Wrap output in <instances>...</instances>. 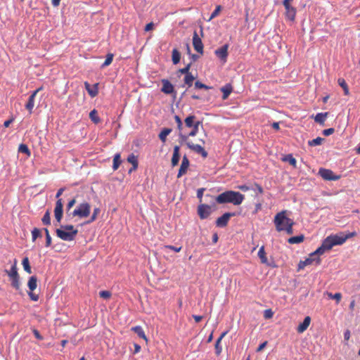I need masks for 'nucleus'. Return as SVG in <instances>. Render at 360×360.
Returning a JSON list of instances; mask_svg holds the SVG:
<instances>
[{
  "instance_id": "6",
  "label": "nucleus",
  "mask_w": 360,
  "mask_h": 360,
  "mask_svg": "<svg viewBox=\"0 0 360 360\" xmlns=\"http://www.w3.org/2000/svg\"><path fill=\"white\" fill-rule=\"evenodd\" d=\"M91 212V205L88 202L79 204L72 212V217H79V218H86L89 216Z\"/></svg>"
},
{
  "instance_id": "19",
  "label": "nucleus",
  "mask_w": 360,
  "mask_h": 360,
  "mask_svg": "<svg viewBox=\"0 0 360 360\" xmlns=\"http://www.w3.org/2000/svg\"><path fill=\"white\" fill-rule=\"evenodd\" d=\"M162 87L161 91L166 94H171L174 92V86L167 79L162 80Z\"/></svg>"
},
{
  "instance_id": "2",
  "label": "nucleus",
  "mask_w": 360,
  "mask_h": 360,
  "mask_svg": "<svg viewBox=\"0 0 360 360\" xmlns=\"http://www.w3.org/2000/svg\"><path fill=\"white\" fill-rule=\"evenodd\" d=\"M244 198V195L238 191H227L217 196L215 200L219 204L231 203L234 205H239L243 202Z\"/></svg>"
},
{
  "instance_id": "28",
  "label": "nucleus",
  "mask_w": 360,
  "mask_h": 360,
  "mask_svg": "<svg viewBox=\"0 0 360 360\" xmlns=\"http://www.w3.org/2000/svg\"><path fill=\"white\" fill-rule=\"evenodd\" d=\"M304 236L302 234H301L299 236L289 238L288 240V242L290 244H298V243H302L304 240Z\"/></svg>"
},
{
  "instance_id": "9",
  "label": "nucleus",
  "mask_w": 360,
  "mask_h": 360,
  "mask_svg": "<svg viewBox=\"0 0 360 360\" xmlns=\"http://www.w3.org/2000/svg\"><path fill=\"white\" fill-rule=\"evenodd\" d=\"M201 124V122L196 121L195 124L192 127V130L188 135L183 134L182 133L179 134L180 142L182 143L183 142H186L188 141L189 136H195L198 132L199 125Z\"/></svg>"
},
{
  "instance_id": "47",
  "label": "nucleus",
  "mask_w": 360,
  "mask_h": 360,
  "mask_svg": "<svg viewBox=\"0 0 360 360\" xmlns=\"http://www.w3.org/2000/svg\"><path fill=\"white\" fill-rule=\"evenodd\" d=\"M195 88L196 89H204L206 90L212 89V86H207L206 84H202L200 81H196L195 82Z\"/></svg>"
},
{
  "instance_id": "58",
  "label": "nucleus",
  "mask_w": 360,
  "mask_h": 360,
  "mask_svg": "<svg viewBox=\"0 0 360 360\" xmlns=\"http://www.w3.org/2000/svg\"><path fill=\"white\" fill-rule=\"evenodd\" d=\"M76 203V199L73 198L70 200L67 205V210H70Z\"/></svg>"
},
{
  "instance_id": "22",
  "label": "nucleus",
  "mask_w": 360,
  "mask_h": 360,
  "mask_svg": "<svg viewBox=\"0 0 360 360\" xmlns=\"http://www.w3.org/2000/svg\"><path fill=\"white\" fill-rule=\"evenodd\" d=\"M285 9L286 18L289 20L293 21L295 18L296 8L292 7V6H288L287 7H285Z\"/></svg>"
},
{
  "instance_id": "40",
  "label": "nucleus",
  "mask_w": 360,
  "mask_h": 360,
  "mask_svg": "<svg viewBox=\"0 0 360 360\" xmlns=\"http://www.w3.org/2000/svg\"><path fill=\"white\" fill-rule=\"evenodd\" d=\"M324 139L321 137H317L316 139H314L311 141H309L308 142V144L309 146H319L322 143Z\"/></svg>"
},
{
  "instance_id": "4",
  "label": "nucleus",
  "mask_w": 360,
  "mask_h": 360,
  "mask_svg": "<svg viewBox=\"0 0 360 360\" xmlns=\"http://www.w3.org/2000/svg\"><path fill=\"white\" fill-rule=\"evenodd\" d=\"M286 212V210H283L277 213L274 217V223L277 231H283L285 226L289 224L292 220L291 219L287 217Z\"/></svg>"
},
{
  "instance_id": "64",
  "label": "nucleus",
  "mask_w": 360,
  "mask_h": 360,
  "mask_svg": "<svg viewBox=\"0 0 360 360\" xmlns=\"http://www.w3.org/2000/svg\"><path fill=\"white\" fill-rule=\"evenodd\" d=\"M64 190H65L64 188H60V189L58 190L56 195V198L57 199H60V196L63 194Z\"/></svg>"
},
{
  "instance_id": "37",
  "label": "nucleus",
  "mask_w": 360,
  "mask_h": 360,
  "mask_svg": "<svg viewBox=\"0 0 360 360\" xmlns=\"http://www.w3.org/2000/svg\"><path fill=\"white\" fill-rule=\"evenodd\" d=\"M22 264L23 266L24 270L27 273H28V274H31L32 273V269H31V266L30 265L29 259L27 257H25L22 259Z\"/></svg>"
},
{
  "instance_id": "10",
  "label": "nucleus",
  "mask_w": 360,
  "mask_h": 360,
  "mask_svg": "<svg viewBox=\"0 0 360 360\" xmlns=\"http://www.w3.org/2000/svg\"><path fill=\"white\" fill-rule=\"evenodd\" d=\"M229 45L226 44L214 51V54L224 63L226 62Z\"/></svg>"
},
{
  "instance_id": "8",
  "label": "nucleus",
  "mask_w": 360,
  "mask_h": 360,
  "mask_svg": "<svg viewBox=\"0 0 360 360\" xmlns=\"http://www.w3.org/2000/svg\"><path fill=\"white\" fill-rule=\"evenodd\" d=\"M187 147L195 152L198 154H200L202 155V158H205L207 157L208 153L204 149L203 147L198 144H194L191 141H186V142H184Z\"/></svg>"
},
{
  "instance_id": "15",
  "label": "nucleus",
  "mask_w": 360,
  "mask_h": 360,
  "mask_svg": "<svg viewBox=\"0 0 360 360\" xmlns=\"http://www.w3.org/2000/svg\"><path fill=\"white\" fill-rule=\"evenodd\" d=\"M320 255H316L314 257L309 256V258L306 259L304 261H300L298 264V269H302L304 266L312 264L313 262H315L316 264H319L321 263V259L319 257Z\"/></svg>"
},
{
  "instance_id": "44",
  "label": "nucleus",
  "mask_w": 360,
  "mask_h": 360,
  "mask_svg": "<svg viewBox=\"0 0 360 360\" xmlns=\"http://www.w3.org/2000/svg\"><path fill=\"white\" fill-rule=\"evenodd\" d=\"M112 59H113V54L108 53L104 63L102 64V68L108 66L112 63Z\"/></svg>"
},
{
  "instance_id": "36",
  "label": "nucleus",
  "mask_w": 360,
  "mask_h": 360,
  "mask_svg": "<svg viewBox=\"0 0 360 360\" xmlns=\"http://www.w3.org/2000/svg\"><path fill=\"white\" fill-rule=\"evenodd\" d=\"M18 152L25 154L27 157L31 155V152L26 144L21 143L18 147Z\"/></svg>"
},
{
  "instance_id": "13",
  "label": "nucleus",
  "mask_w": 360,
  "mask_h": 360,
  "mask_svg": "<svg viewBox=\"0 0 360 360\" xmlns=\"http://www.w3.org/2000/svg\"><path fill=\"white\" fill-rule=\"evenodd\" d=\"M233 216H235L234 212L224 213L216 220V226L221 228L225 227L227 225L229 219Z\"/></svg>"
},
{
  "instance_id": "17",
  "label": "nucleus",
  "mask_w": 360,
  "mask_h": 360,
  "mask_svg": "<svg viewBox=\"0 0 360 360\" xmlns=\"http://www.w3.org/2000/svg\"><path fill=\"white\" fill-rule=\"evenodd\" d=\"M41 89H42V87H40V88H38L37 89H36L35 91H34L28 98L27 103L25 105V108L27 110H28L30 111V113L32 112V110L34 106V98L36 97V95L37 94V93L39 91L41 90Z\"/></svg>"
},
{
  "instance_id": "12",
  "label": "nucleus",
  "mask_w": 360,
  "mask_h": 360,
  "mask_svg": "<svg viewBox=\"0 0 360 360\" xmlns=\"http://www.w3.org/2000/svg\"><path fill=\"white\" fill-rule=\"evenodd\" d=\"M198 214L201 219H207L211 214V207L206 204H200L198 207Z\"/></svg>"
},
{
  "instance_id": "5",
  "label": "nucleus",
  "mask_w": 360,
  "mask_h": 360,
  "mask_svg": "<svg viewBox=\"0 0 360 360\" xmlns=\"http://www.w3.org/2000/svg\"><path fill=\"white\" fill-rule=\"evenodd\" d=\"M5 272L9 276L11 281V285L16 290L20 288V277L18 273V269L16 266V260L15 259V263L12 265L10 270H5Z\"/></svg>"
},
{
  "instance_id": "53",
  "label": "nucleus",
  "mask_w": 360,
  "mask_h": 360,
  "mask_svg": "<svg viewBox=\"0 0 360 360\" xmlns=\"http://www.w3.org/2000/svg\"><path fill=\"white\" fill-rule=\"evenodd\" d=\"M334 131H335V129L333 128H328V129H324L322 133L324 136H330L332 134H333Z\"/></svg>"
},
{
  "instance_id": "35",
  "label": "nucleus",
  "mask_w": 360,
  "mask_h": 360,
  "mask_svg": "<svg viewBox=\"0 0 360 360\" xmlns=\"http://www.w3.org/2000/svg\"><path fill=\"white\" fill-rule=\"evenodd\" d=\"M195 116L191 115L185 119V124L187 127L191 128L195 124Z\"/></svg>"
},
{
  "instance_id": "29",
  "label": "nucleus",
  "mask_w": 360,
  "mask_h": 360,
  "mask_svg": "<svg viewBox=\"0 0 360 360\" xmlns=\"http://www.w3.org/2000/svg\"><path fill=\"white\" fill-rule=\"evenodd\" d=\"M131 330H133L135 333H136L139 338H143L146 340H147L145 333L141 326H134L131 328Z\"/></svg>"
},
{
  "instance_id": "16",
  "label": "nucleus",
  "mask_w": 360,
  "mask_h": 360,
  "mask_svg": "<svg viewBox=\"0 0 360 360\" xmlns=\"http://www.w3.org/2000/svg\"><path fill=\"white\" fill-rule=\"evenodd\" d=\"M189 165L190 162L188 158H187L186 155H184L182 158L181 164L177 174V178H180L187 172Z\"/></svg>"
},
{
  "instance_id": "39",
  "label": "nucleus",
  "mask_w": 360,
  "mask_h": 360,
  "mask_svg": "<svg viewBox=\"0 0 360 360\" xmlns=\"http://www.w3.org/2000/svg\"><path fill=\"white\" fill-rule=\"evenodd\" d=\"M283 160L285 162H288L295 168L296 167L297 161H296L295 158H293L292 155H291V154L287 155L283 158Z\"/></svg>"
},
{
  "instance_id": "42",
  "label": "nucleus",
  "mask_w": 360,
  "mask_h": 360,
  "mask_svg": "<svg viewBox=\"0 0 360 360\" xmlns=\"http://www.w3.org/2000/svg\"><path fill=\"white\" fill-rule=\"evenodd\" d=\"M293 225H294V221L292 219L289 224H288L286 226H285L283 231H285L289 235L292 234L293 233V229H292Z\"/></svg>"
},
{
  "instance_id": "59",
  "label": "nucleus",
  "mask_w": 360,
  "mask_h": 360,
  "mask_svg": "<svg viewBox=\"0 0 360 360\" xmlns=\"http://www.w3.org/2000/svg\"><path fill=\"white\" fill-rule=\"evenodd\" d=\"M33 332V334L34 335V337L39 340H43V337L41 335V334L39 333V332L37 330V329H34L32 330Z\"/></svg>"
},
{
  "instance_id": "49",
  "label": "nucleus",
  "mask_w": 360,
  "mask_h": 360,
  "mask_svg": "<svg viewBox=\"0 0 360 360\" xmlns=\"http://www.w3.org/2000/svg\"><path fill=\"white\" fill-rule=\"evenodd\" d=\"M191 66V63H188L185 68L180 69L179 72L181 74H184L185 75H187V74H191V72H189Z\"/></svg>"
},
{
  "instance_id": "48",
  "label": "nucleus",
  "mask_w": 360,
  "mask_h": 360,
  "mask_svg": "<svg viewBox=\"0 0 360 360\" xmlns=\"http://www.w3.org/2000/svg\"><path fill=\"white\" fill-rule=\"evenodd\" d=\"M274 316V311L271 309H268L264 311V318L265 319H271Z\"/></svg>"
},
{
  "instance_id": "51",
  "label": "nucleus",
  "mask_w": 360,
  "mask_h": 360,
  "mask_svg": "<svg viewBox=\"0 0 360 360\" xmlns=\"http://www.w3.org/2000/svg\"><path fill=\"white\" fill-rule=\"evenodd\" d=\"M220 11H221V6H217L216 7V8L214 9V11L212 13L210 18V20L214 18L215 17H217L219 15V13Z\"/></svg>"
},
{
  "instance_id": "14",
  "label": "nucleus",
  "mask_w": 360,
  "mask_h": 360,
  "mask_svg": "<svg viewBox=\"0 0 360 360\" xmlns=\"http://www.w3.org/2000/svg\"><path fill=\"white\" fill-rule=\"evenodd\" d=\"M193 46L194 49L197 52H198L200 53H203V44L196 31L194 32L193 36Z\"/></svg>"
},
{
  "instance_id": "50",
  "label": "nucleus",
  "mask_w": 360,
  "mask_h": 360,
  "mask_svg": "<svg viewBox=\"0 0 360 360\" xmlns=\"http://www.w3.org/2000/svg\"><path fill=\"white\" fill-rule=\"evenodd\" d=\"M99 295L103 299H108L111 296V293L110 291L108 290H103L99 292Z\"/></svg>"
},
{
  "instance_id": "62",
  "label": "nucleus",
  "mask_w": 360,
  "mask_h": 360,
  "mask_svg": "<svg viewBox=\"0 0 360 360\" xmlns=\"http://www.w3.org/2000/svg\"><path fill=\"white\" fill-rule=\"evenodd\" d=\"M51 237L50 235H48L46 237V247H50L51 245Z\"/></svg>"
},
{
  "instance_id": "27",
  "label": "nucleus",
  "mask_w": 360,
  "mask_h": 360,
  "mask_svg": "<svg viewBox=\"0 0 360 360\" xmlns=\"http://www.w3.org/2000/svg\"><path fill=\"white\" fill-rule=\"evenodd\" d=\"M27 286L30 291H33L37 287V278L35 276H32L29 278Z\"/></svg>"
},
{
  "instance_id": "46",
  "label": "nucleus",
  "mask_w": 360,
  "mask_h": 360,
  "mask_svg": "<svg viewBox=\"0 0 360 360\" xmlns=\"http://www.w3.org/2000/svg\"><path fill=\"white\" fill-rule=\"evenodd\" d=\"M328 296L330 299L335 300L337 303H339L340 300H341V298H342V295L340 292H337V293H335V294H332L331 292H328Z\"/></svg>"
},
{
  "instance_id": "34",
  "label": "nucleus",
  "mask_w": 360,
  "mask_h": 360,
  "mask_svg": "<svg viewBox=\"0 0 360 360\" xmlns=\"http://www.w3.org/2000/svg\"><path fill=\"white\" fill-rule=\"evenodd\" d=\"M89 118L95 124H98L101 122V119L98 115V112H97L96 110H95V109H94L93 110H91L90 112Z\"/></svg>"
},
{
  "instance_id": "7",
  "label": "nucleus",
  "mask_w": 360,
  "mask_h": 360,
  "mask_svg": "<svg viewBox=\"0 0 360 360\" xmlns=\"http://www.w3.org/2000/svg\"><path fill=\"white\" fill-rule=\"evenodd\" d=\"M319 174L327 181H336L340 179V176L334 174L333 172L330 169L321 168L319 170Z\"/></svg>"
},
{
  "instance_id": "45",
  "label": "nucleus",
  "mask_w": 360,
  "mask_h": 360,
  "mask_svg": "<svg viewBox=\"0 0 360 360\" xmlns=\"http://www.w3.org/2000/svg\"><path fill=\"white\" fill-rule=\"evenodd\" d=\"M100 212L101 210L98 207H95L90 219L88 221V223L94 221L97 219L98 214L100 213Z\"/></svg>"
},
{
  "instance_id": "21",
  "label": "nucleus",
  "mask_w": 360,
  "mask_h": 360,
  "mask_svg": "<svg viewBox=\"0 0 360 360\" xmlns=\"http://www.w3.org/2000/svg\"><path fill=\"white\" fill-rule=\"evenodd\" d=\"M311 323V318L309 316H306L304 321L298 326L297 328V331L299 333H302L305 331L309 327Z\"/></svg>"
},
{
  "instance_id": "23",
  "label": "nucleus",
  "mask_w": 360,
  "mask_h": 360,
  "mask_svg": "<svg viewBox=\"0 0 360 360\" xmlns=\"http://www.w3.org/2000/svg\"><path fill=\"white\" fill-rule=\"evenodd\" d=\"M221 91L223 93L222 99L225 100L228 98V97L232 92L233 87L231 84H226L221 88Z\"/></svg>"
},
{
  "instance_id": "33",
  "label": "nucleus",
  "mask_w": 360,
  "mask_h": 360,
  "mask_svg": "<svg viewBox=\"0 0 360 360\" xmlns=\"http://www.w3.org/2000/svg\"><path fill=\"white\" fill-rule=\"evenodd\" d=\"M172 129L164 128L159 134V139L162 141L165 142L167 136L171 133Z\"/></svg>"
},
{
  "instance_id": "1",
  "label": "nucleus",
  "mask_w": 360,
  "mask_h": 360,
  "mask_svg": "<svg viewBox=\"0 0 360 360\" xmlns=\"http://www.w3.org/2000/svg\"><path fill=\"white\" fill-rule=\"evenodd\" d=\"M347 240V237L344 236V233L339 234L330 235L325 238L321 245L314 252L311 253V256L314 257L316 255H323L325 252L330 250L335 245H342Z\"/></svg>"
},
{
  "instance_id": "11",
  "label": "nucleus",
  "mask_w": 360,
  "mask_h": 360,
  "mask_svg": "<svg viewBox=\"0 0 360 360\" xmlns=\"http://www.w3.org/2000/svg\"><path fill=\"white\" fill-rule=\"evenodd\" d=\"M63 214V205L62 199H58L54 209V216L57 223H60Z\"/></svg>"
},
{
  "instance_id": "32",
  "label": "nucleus",
  "mask_w": 360,
  "mask_h": 360,
  "mask_svg": "<svg viewBox=\"0 0 360 360\" xmlns=\"http://www.w3.org/2000/svg\"><path fill=\"white\" fill-rule=\"evenodd\" d=\"M121 162H122V161H121L120 154L116 153L113 158V165H112L113 170H117L119 168Z\"/></svg>"
},
{
  "instance_id": "25",
  "label": "nucleus",
  "mask_w": 360,
  "mask_h": 360,
  "mask_svg": "<svg viewBox=\"0 0 360 360\" xmlns=\"http://www.w3.org/2000/svg\"><path fill=\"white\" fill-rule=\"evenodd\" d=\"M226 333H227V332L222 333L221 335L219 336V338L217 340V341L215 342V345H214L215 353L217 356L220 355V354L221 353L222 347L220 345V343H221V340L226 335Z\"/></svg>"
},
{
  "instance_id": "18",
  "label": "nucleus",
  "mask_w": 360,
  "mask_h": 360,
  "mask_svg": "<svg viewBox=\"0 0 360 360\" xmlns=\"http://www.w3.org/2000/svg\"><path fill=\"white\" fill-rule=\"evenodd\" d=\"M257 255L260 259V262L263 264H266L268 266L274 267L275 265H273L271 263H270L266 257V254L264 250V247L262 246L257 253Z\"/></svg>"
},
{
  "instance_id": "24",
  "label": "nucleus",
  "mask_w": 360,
  "mask_h": 360,
  "mask_svg": "<svg viewBox=\"0 0 360 360\" xmlns=\"http://www.w3.org/2000/svg\"><path fill=\"white\" fill-rule=\"evenodd\" d=\"M86 90L88 91L91 97L94 98L98 94V84H95L91 88L88 82L84 83Z\"/></svg>"
},
{
  "instance_id": "52",
  "label": "nucleus",
  "mask_w": 360,
  "mask_h": 360,
  "mask_svg": "<svg viewBox=\"0 0 360 360\" xmlns=\"http://www.w3.org/2000/svg\"><path fill=\"white\" fill-rule=\"evenodd\" d=\"M252 190L260 194H262L264 192L263 188L258 184H254Z\"/></svg>"
},
{
  "instance_id": "41",
  "label": "nucleus",
  "mask_w": 360,
  "mask_h": 360,
  "mask_svg": "<svg viewBox=\"0 0 360 360\" xmlns=\"http://www.w3.org/2000/svg\"><path fill=\"white\" fill-rule=\"evenodd\" d=\"M41 221L44 225H50L51 224V217H50V212L47 210L44 214Z\"/></svg>"
},
{
  "instance_id": "3",
  "label": "nucleus",
  "mask_w": 360,
  "mask_h": 360,
  "mask_svg": "<svg viewBox=\"0 0 360 360\" xmlns=\"http://www.w3.org/2000/svg\"><path fill=\"white\" fill-rule=\"evenodd\" d=\"M56 236L63 240H74L78 233V230L73 225H61L56 230Z\"/></svg>"
},
{
  "instance_id": "54",
  "label": "nucleus",
  "mask_w": 360,
  "mask_h": 360,
  "mask_svg": "<svg viewBox=\"0 0 360 360\" xmlns=\"http://www.w3.org/2000/svg\"><path fill=\"white\" fill-rule=\"evenodd\" d=\"M165 248L173 250L176 252H179L181 250V247H176V246H173V245H166Z\"/></svg>"
},
{
  "instance_id": "60",
  "label": "nucleus",
  "mask_w": 360,
  "mask_h": 360,
  "mask_svg": "<svg viewBox=\"0 0 360 360\" xmlns=\"http://www.w3.org/2000/svg\"><path fill=\"white\" fill-rule=\"evenodd\" d=\"M153 28H154V23L153 22H150V23H148L146 25L144 30L146 32H148V31H150V30H153Z\"/></svg>"
},
{
  "instance_id": "61",
  "label": "nucleus",
  "mask_w": 360,
  "mask_h": 360,
  "mask_svg": "<svg viewBox=\"0 0 360 360\" xmlns=\"http://www.w3.org/2000/svg\"><path fill=\"white\" fill-rule=\"evenodd\" d=\"M357 235L356 232V231H353V232H348L347 233L345 234L344 233V236L345 237H347V240L350 238H352L354 236H356Z\"/></svg>"
},
{
  "instance_id": "56",
  "label": "nucleus",
  "mask_w": 360,
  "mask_h": 360,
  "mask_svg": "<svg viewBox=\"0 0 360 360\" xmlns=\"http://www.w3.org/2000/svg\"><path fill=\"white\" fill-rule=\"evenodd\" d=\"M338 83L342 89L348 86L345 80L342 78H339L338 80Z\"/></svg>"
},
{
  "instance_id": "30",
  "label": "nucleus",
  "mask_w": 360,
  "mask_h": 360,
  "mask_svg": "<svg viewBox=\"0 0 360 360\" xmlns=\"http://www.w3.org/2000/svg\"><path fill=\"white\" fill-rule=\"evenodd\" d=\"M127 161L133 165V169H136L139 166V162L137 157L131 153L127 158Z\"/></svg>"
},
{
  "instance_id": "57",
  "label": "nucleus",
  "mask_w": 360,
  "mask_h": 360,
  "mask_svg": "<svg viewBox=\"0 0 360 360\" xmlns=\"http://www.w3.org/2000/svg\"><path fill=\"white\" fill-rule=\"evenodd\" d=\"M30 298L33 301H37L39 300V295L33 293L32 291L28 292Z\"/></svg>"
},
{
  "instance_id": "38",
  "label": "nucleus",
  "mask_w": 360,
  "mask_h": 360,
  "mask_svg": "<svg viewBox=\"0 0 360 360\" xmlns=\"http://www.w3.org/2000/svg\"><path fill=\"white\" fill-rule=\"evenodd\" d=\"M195 79V77L193 75L191 74H187V75H185L184 77V83L188 85V87L191 86L193 84V82Z\"/></svg>"
},
{
  "instance_id": "63",
  "label": "nucleus",
  "mask_w": 360,
  "mask_h": 360,
  "mask_svg": "<svg viewBox=\"0 0 360 360\" xmlns=\"http://www.w3.org/2000/svg\"><path fill=\"white\" fill-rule=\"evenodd\" d=\"M266 345H267V341L264 342L263 343L259 345V346L257 347L256 352H261L266 346Z\"/></svg>"
},
{
  "instance_id": "31",
  "label": "nucleus",
  "mask_w": 360,
  "mask_h": 360,
  "mask_svg": "<svg viewBox=\"0 0 360 360\" xmlns=\"http://www.w3.org/2000/svg\"><path fill=\"white\" fill-rule=\"evenodd\" d=\"M180 59H181L180 52L176 49H174L172 50V60L173 63L174 65H176L177 63H179Z\"/></svg>"
},
{
  "instance_id": "43",
  "label": "nucleus",
  "mask_w": 360,
  "mask_h": 360,
  "mask_svg": "<svg viewBox=\"0 0 360 360\" xmlns=\"http://www.w3.org/2000/svg\"><path fill=\"white\" fill-rule=\"evenodd\" d=\"M41 237V233L40 229L37 228H34L32 231V240L34 242L37 238Z\"/></svg>"
},
{
  "instance_id": "20",
  "label": "nucleus",
  "mask_w": 360,
  "mask_h": 360,
  "mask_svg": "<svg viewBox=\"0 0 360 360\" xmlns=\"http://www.w3.org/2000/svg\"><path fill=\"white\" fill-rule=\"evenodd\" d=\"M180 147L179 146H175L174 147V152L172 158V166L175 167L178 165L180 159V153H179Z\"/></svg>"
},
{
  "instance_id": "26",
  "label": "nucleus",
  "mask_w": 360,
  "mask_h": 360,
  "mask_svg": "<svg viewBox=\"0 0 360 360\" xmlns=\"http://www.w3.org/2000/svg\"><path fill=\"white\" fill-rule=\"evenodd\" d=\"M328 112H319L317 113L314 117V121L320 124H323L327 117Z\"/></svg>"
},
{
  "instance_id": "55",
  "label": "nucleus",
  "mask_w": 360,
  "mask_h": 360,
  "mask_svg": "<svg viewBox=\"0 0 360 360\" xmlns=\"http://www.w3.org/2000/svg\"><path fill=\"white\" fill-rule=\"evenodd\" d=\"M204 191H205V188H199L197 191V198L200 200V202L202 201V198Z\"/></svg>"
}]
</instances>
